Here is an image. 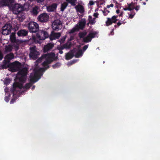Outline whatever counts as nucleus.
<instances>
[{
  "mask_svg": "<svg viewBox=\"0 0 160 160\" xmlns=\"http://www.w3.org/2000/svg\"><path fill=\"white\" fill-rule=\"evenodd\" d=\"M74 56L72 52H69L66 53L65 55V59L67 60H70Z\"/></svg>",
  "mask_w": 160,
  "mask_h": 160,
  "instance_id": "412c9836",
  "label": "nucleus"
},
{
  "mask_svg": "<svg viewBox=\"0 0 160 160\" xmlns=\"http://www.w3.org/2000/svg\"><path fill=\"white\" fill-rule=\"evenodd\" d=\"M113 6H114V5H113V4H112V3L111 4L109 5H107V7L108 8H110V7H113Z\"/></svg>",
  "mask_w": 160,
  "mask_h": 160,
  "instance_id": "09e8293b",
  "label": "nucleus"
},
{
  "mask_svg": "<svg viewBox=\"0 0 160 160\" xmlns=\"http://www.w3.org/2000/svg\"><path fill=\"white\" fill-rule=\"evenodd\" d=\"M13 48L11 45L9 44L8 45H6L5 46V52H11Z\"/></svg>",
  "mask_w": 160,
  "mask_h": 160,
  "instance_id": "5701e85b",
  "label": "nucleus"
},
{
  "mask_svg": "<svg viewBox=\"0 0 160 160\" xmlns=\"http://www.w3.org/2000/svg\"><path fill=\"white\" fill-rule=\"evenodd\" d=\"M18 82H14L13 85V90L12 92L13 94L14 93V91H15L17 87H18Z\"/></svg>",
  "mask_w": 160,
  "mask_h": 160,
  "instance_id": "c756f323",
  "label": "nucleus"
},
{
  "mask_svg": "<svg viewBox=\"0 0 160 160\" xmlns=\"http://www.w3.org/2000/svg\"><path fill=\"white\" fill-rule=\"evenodd\" d=\"M55 54L54 52H51V53H47V54H44L42 55V58H45L46 60L43 62L42 63L44 68H40L39 69H34V73L32 74L31 73L29 76L30 78V82L32 84V83L35 82L37 81L38 79L39 74L42 72H44L45 70L48 69L50 66L48 64L51 63L52 62L54 61H55L57 57L55 58Z\"/></svg>",
  "mask_w": 160,
  "mask_h": 160,
  "instance_id": "f257e3e1",
  "label": "nucleus"
},
{
  "mask_svg": "<svg viewBox=\"0 0 160 160\" xmlns=\"http://www.w3.org/2000/svg\"><path fill=\"white\" fill-rule=\"evenodd\" d=\"M120 12V10L119 9H117L116 10V12L117 13V14H119V13Z\"/></svg>",
  "mask_w": 160,
  "mask_h": 160,
  "instance_id": "4d7b16f0",
  "label": "nucleus"
},
{
  "mask_svg": "<svg viewBox=\"0 0 160 160\" xmlns=\"http://www.w3.org/2000/svg\"><path fill=\"white\" fill-rule=\"evenodd\" d=\"M9 31L8 30H7L6 28V25H5L2 28V33L3 34V35H8L9 34Z\"/></svg>",
  "mask_w": 160,
  "mask_h": 160,
  "instance_id": "393cba45",
  "label": "nucleus"
},
{
  "mask_svg": "<svg viewBox=\"0 0 160 160\" xmlns=\"http://www.w3.org/2000/svg\"><path fill=\"white\" fill-rule=\"evenodd\" d=\"M54 45L52 43H48L46 45L44 46L43 48V52H48L49 50H50L53 47Z\"/></svg>",
  "mask_w": 160,
  "mask_h": 160,
  "instance_id": "6ab92c4d",
  "label": "nucleus"
},
{
  "mask_svg": "<svg viewBox=\"0 0 160 160\" xmlns=\"http://www.w3.org/2000/svg\"><path fill=\"white\" fill-rule=\"evenodd\" d=\"M4 100L7 102H8L9 100V97H8V96H5L4 98Z\"/></svg>",
  "mask_w": 160,
  "mask_h": 160,
  "instance_id": "37998d69",
  "label": "nucleus"
},
{
  "mask_svg": "<svg viewBox=\"0 0 160 160\" xmlns=\"http://www.w3.org/2000/svg\"><path fill=\"white\" fill-rule=\"evenodd\" d=\"M32 85V84H31V82H29L28 83H27L25 84V85L24 86L23 88V89H29Z\"/></svg>",
  "mask_w": 160,
  "mask_h": 160,
  "instance_id": "7c9ffc66",
  "label": "nucleus"
},
{
  "mask_svg": "<svg viewBox=\"0 0 160 160\" xmlns=\"http://www.w3.org/2000/svg\"><path fill=\"white\" fill-rule=\"evenodd\" d=\"M106 11H107V13L108 14V13H109V12H110V11H109V10H107Z\"/></svg>",
  "mask_w": 160,
  "mask_h": 160,
  "instance_id": "69168bd1",
  "label": "nucleus"
},
{
  "mask_svg": "<svg viewBox=\"0 0 160 160\" xmlns=\"http://www.w3.org/2000/svg\"><path fill=\"white\" fill-rule=\"evenodd\" d=\"M14 58V55L12 52H10L9 54H7L5 57L4 58L7 60L8 64H11L9 62L11 60Z\"/></svg>",
  "mask_w": 160,
  "mask_h": 160,
  "instance_id": "f3484780",
  "label": "nucleus"
},
{
  "mask_svg": "<svg viewBox=\"0 0 160 160\" xmlns=\"http://www.w3.org/2000/svg\"><path fill=\"white\" fill-rule=\"evenodd\" d=\"M94 2H93V1H92V0H91L89 2V4L91 6H92V5H94Z\"/></svg>",
  "mask_w": 160,
  "mask_h": 160,
  "instance_id": "3c124183",
  "label": "nucleus"
},
{
  "mask_svg": "<svg viewBox=\"0 0 160 160\" xmlns=\"http://www.w3.org/2000/svg\"><path fill=\"white\" fill-rule=\"evenodd\" d=\"M14 1V0H0V5L1 6H8L10 10L11 11L12 4Z\"/></svg>",
  "mask_w": 160,
  "mask_h": 160,
  "instance_id": "9d476101",
  "label": "nucleus"
},
{
  "mask_svg": "<svg viewBox=\"0 0 160 160\" xmlns=\"http://www.w3.org/2000/svg\"><path fill=\"white\" fill-rule=\"evenodd\" d=\"M10 80L9 78H6L4 80V83L5 85H8L9 84L10 82Z\"/></svg>",
  "mask_w": 160,
  "mask_h": 160,
  "instance_id": "72a5a7b5",
  "label": "nucleus"
},
{
  "mask_svg": "<svg viewBox=\"0 0 160 160\" xmlns=\"http://www.w3.org/2000/svg\"><path fill=\"white\" fill-rule=\"evenodd\" d=\"M59 53H60V54H62V53H63V51H62V50H60V48H59Z\"/></svg>",
  "mask_w": 160,
  "mask_h": 160,
  "instance_id": "6e6d98bb",
  "label": "nucleus"
},
{
  "mask_svg": "<svg viewBox=\"0 0 160 160\" xmlns=\"http://www.w3.org/2000/svg\"><path fill=\"white\" fill-rule=\"evenodd\" d=\"M74 35H71L69 38V40L70 41H71V40H73V39L74 38Z\"/></svg>",
  "mask_w": 160,
  "mask_h": 160,
  "instance_id": "de8ad7c7",
  "label": "nucleus"
},
{
  "mask_svg": "<svg viewBox=\"0 0 160 160\" xmlns=\"http://www.w3.org/2000/svg\"><path fill=\"white\" fill-rule=\"evenodd\" d=\"M61 35V34L60 32H55L53 30V31H52L49 35V38L51 40L58 39L60 37Z\"/></svg>",
  "mask_w": 160,
  "mask_h": 160,
  "instance_id": "4468645a",
  "label": "nucleus"
},
{
  "mask_svg": "<svg viewBox=\"0 0 160 160\" xmlns=\"http://www.w3.org/2000/svg\"><path fill=\"white\" fill-rule=\"evenodd\" d=\"M66 1L71 3L72 6H74L76 5V1L77 0H66Z\"/></svg>",
  "mask_w": 160,
  "mask_h": 160,
  "instance_id": "2f4dec72",
  "label": "nucleus"
},
{
  "mask_svg": "<svg viewBox=\"0 0 160 160\" xmlns=\"http://www.w3.org/2000/svg\"><path fill=\"white\" fill-rule=\"evenodd\" d=\"M95 21L94 19H90V20H89V22L88 23L87 25H88L89 23H90L91 24H95Z\"/></svg>",
  "mask_w": 160,
  "mask_h": 160,
  "instance_id": "ea45409f",
  "label": "nucleus"
},
{
  "mask_svg": "<svg viewBox=\"0 0 160 160\" xmlns=\"http://www.w3.org/2000/svg\"><path fill=\"white\" fill-rule=\"evenodd\" d=\"M71 47V44L70 43H66L64 44V48H69Z\"/></svg>",
  "mask_w": 160,
  "mask_h": 160,
  "instance_id": "c9c22d12",
  "label": "nucleus"
},
{
  "mask_svg": "<svg viewBox=\"0 0 160 160\" xmlns=\"http://www.w3.org/2000/svg\"><path fill=\"white\" fill-rule=\"evenodd\" d=\"M15 43H16L18 45L20 44H21L22 43V40H19V39H16V41H15Z\"/></svg>",
  "mask_w": 160,
  "mask_h": 160,
  "instance_id": "e433bc0d",
  "label": "nucleus"
},
{
  "mask_svg": "<svg viewBox=\"0 0 160 160\" xmlns=\"http://www.w3.org/2000/svg\"><path fill=\"white\" fill-rule=\"evenodd\" d=\"M50 35L47 31H42L39 33H37L36 37L40 40H43L47 38H49Z\"/></svg>",
  "mask_w": 160,
  "mask_h": 160,
  "instance_id": "9b49d317",
  "label": "nucleus"
},
{
  "mask_svg": "<svg viewBox=\"0 0 160 160\" xmlns=\"http://www.w3.org/2000/svg\"><path fill=\"white\" fill-rule=\"evenodd\" d=\"M20 63L18 62H15L10 64L9 71L12 72H18L20 69Z\"/></svg>",
  "mask_w": 160,
  "mask_h": 160,
  "instance_id": "1a4fd4ad",
  "label": "nucleus"
},
{
  "mask_svg": "<svg viewBox=\"0 0 160 160\" xmlns=\"http://www.w3.org/2000/svg\"><path fill=\"white\" fill-rule=\"evenodd\" d=\"M3 57V54L2 52L0 50V61L2 60Z\"/></svg>",
  "mask_w": 160,
  "mask_h": 160,
  "instance_id": "79ce46f5",
  "label": "nucleus"
},
{
  "mask_svg": "<svg viewBox=\"0 0 160 160\" xmlns=\"http://www.w3.org/2000/svg\"><path fill=\"white\" fill-rule=\"evenodd\" d=\"M62 23L60 19H57L54 20L52 24V28L53 30L58 31L62 28Z\"/></svg>",
  "mask_w": 160,
  "mask_h": 160,
  "instance_id": "6e6552de",
  "label": "nucleus"
},
{
  "mask_svg": "<svg viewBox=\"0 0 160 160\" xmlns=\"http://www.w3.org/2000/svg\"><path fill=\"white\" fill-rule=\"evenodd\" d=\"M118 15H113L111 18H107V20L106 22V26H108L112 25V23H116L118 21Z\"/></svg>",
  "mask_w": 160,
  "mask_h": 160,
  "instance_id": "f8f14e48",
  "label": "nucleus"
},
{
  "mask_svg": "<svg viewBox=\"0 0 160 160\" xmlns=\"http://www.w3.org/2000/svg\"><path fill=\"white\" fill-rule=\"evenodd\" d=\"M61 64L60 63V62H56V63H55V64H53L52 67L53 68H58V67H59L60 66Z\"/></svg>",
  "mask_w": 160,
  "mask_h": 160,
  "instance_id": "473e14b6",
  "label": "nucleus"
},
{
  "mask_svg": "<svg viewBox=\"0 0 160 160\" xmlns=\"http://www.w3.org/2000/svg\"><path fill=\"white\" fill-rule=\"evenodd\" d=\"M83 53V52L82 51V50H81V49H80L78 50V52L75 53L74 56L76 58L80 57L82 56Z\"/></svg>",
  "mask_w": 160,
  "mask_h": 160,
  "instance_id": "4be33fe9",
  "label": "nucleus"
},
{
  "mask_svg": "<svg viewBox=\"0 0 160 160\" xmlns=\"http://www.w3.org/2000/svg\"><path fill=\"white\" fill-rule=\"evenodd\" d=\"M38 8L37 6L33 8L32 10V12L34 15H37L38 13Z\"/></svg>",
  "mask_w": 160,
  "mask_h": 160,
  "instance_id": "bb28decb",
  "label": "nucleus"
},
{
  "mask_svg": "<svg viewBox=\"0 0 160 160\" xmlns=\"http://www.w3.org/2000/svg\"><path fill=\"white\" fill-rule=\"evenodd\" d=\"M74 63V62L72 61L71 62V64H73Z\"/></svg>",
  "mask_w": 160,
  "mask_h": 160,
  "instance_id": "338daca9",
  "label": "nucleus"
},
{
  "mask_svg": "<svg viewBox=\"0 0 160 160\" xmlns=\"http://www.w3.org/2000/svg\"><path fill=\"white\" fill-rule=\"evenodd\" d=\"M14 47L16 50H18L19 48V46L18 45V44H17V45H15Z\"/></svg>",
  "mask_w": 160,
  "mask_h": 160,
  "instance_id": "603ef678",
  "label": "nucleus"
},
{
  "mask_svg": "<svg viewBox=\"0 0 160 160\" xmlns=\"http://www.w3.org/2000/svg\"><path fill=\"white\" fill-rule=\"evenodd\" d=\"M126 22H123L122 21L121 22L120 21L118 22L117 23L118 27V26H120V25H122V24H124Z\"/></svg>",
  "mask_w": 160,
  "mask_h": 160,
  "instance_id": "a19ab883",
  "label": "nucleus"
},
{
  "mask_svg": "<svg viewBox=\"0 0 160 160\" xmlns=\"http://www.w3.org/2000/svg\"><path fill=\"white\" fill-rule=\"evenodd\" d=\"M75 8L77 12H78L81 13H83L84 12V9L83 6L81 5H78L76 6Z\"/></svg>",
  "mask_w": 160,
  "mask_h": 160,
  "instance_id": "aec40b11",
  "label": "nucleus"
},
{
  "mask_svg": "<svg viewBox=\"0 0 160 160\" xmlns=\"http://www.w3.org/2000/svg\"><path fill=\"white\" fill-rule=\"evenodd\" d=\"M88 45H85L84 46H83V50L84 52L85 51L86 49H87V48H88Z\"/></svg>",
  "mask_w": 160,
  "mask_h": 160,
  "instance_id": "c03bdc74",
  "label": "nucleus"
},
{
  "mask_svg": "<svg viewBox=\"0 0 160 160\" xmlns=\"http://www.w3.org/2000/svg\"><path fill=\"white\" fill-rule=\"evenodd\" d=\"M113 30H114V29H113L112 30V31L111 32V35H113V34H114Z\"/></svg>",
  "mask_w": 160,
  "mask_h": 160,
  "instance_id": "680f3d73",
  "label": "nucleus"
},
{
  "mask_svg": "<svg viewBox=\"0 0 160 160\" xmlns=\"http://www.w3.org/2000/svg\"><path fill=\"white\" fill-rule=\"evenodd\" d=\"M10 39L11 42L15 43L16 41V37L15 33L13 32L10 35Z\"/></svg>",
  "mask_w": 160,
  "mask_h": 160,
  "instance_id": "b1692460",
  "label": "nucleus"
},
{
  "mask_svg": "<svg viewBox=\"0 0 160 160\" xmlns=\"http://www.w3.org/2000/svg\"><path fill=\"white\" fill-rule=\"evenodd\" d=\"M57 7L56 3H53L51 5L49 6L47 8V10L49 12L54 11L56 9Z\"/></svg>",
  "mask_w": 160,
  "mask_h": 160,
  "instance_id": "a211bd4d",
  "label": "nucleus"
},
{
  "mask_svg": "<svg viewBox=\"0 0 160 160\" xmlns=\"http://www.w3.org/2000/svg\"><path fill=\"white\" fill-rule=\"evenodd\" d=\"M5 25L6 26V28H7V30L9 31V33H11L12 29V25L11 24L9 23L6 24H5Z\"/></svg>",
  "mask_w": 160,
  "mask_h": 160,
  "instance_id": "c85d7f7f",
  "label": "nucleus"
},
{
  "mask_svg": "<svg viewBox=\"0 0 160 160\" xmlns=\"http://www.w3.org/2000/svg\"><path fill=\"white\" fill-rule=\"evenodd\" d=\"M24 87L23 86L22 84H19L18 82V88H20V89H21V88H23Z\"/></svg>",
  "mask_w": 160,
  "mask_h": 160,
  "instance_id": "a18cd8bd",
  "label": "nucleus"
},
{
  "mask_svg": "<svg viewBox=\"0 0 160 160\" xmlns=\"http://www.w3.org/2000/svg\"><path fill=\"white\" fill-rule=\"evenodd\" d=\"M28 32L26 30H20L17 32V34L19 37H24L27 35Z\"/></svg>",
  "mask_w": 160,
  "mask_h": 160,
  "instance_id": "2eb2a0df",
  "label": "nucleus"
},
{
  "mask_svg": "<svg viewBox=\"0 0 160 160\" xmlns=\"http://www.w3.org/2000/svg\"><path fill=\"white\" fill-rule=\"evenodd\" d=\"M135 14L136 13L134 12H131V13L129 14V18H132L134 15H135Z\"/></svg>",
  "mask_w": 160,
  "mask_h": 160,
  "instance_id": "58836bf2",
  "label": "nucleus"
},
{
  "mask_svg": "<svg viewBox=\"0 0 160 160\" xmlns=\"http://www.w3.org/2000/svg\"><path fill=\"white\" fill-rule=\"evenodd\" d=\"M124 10H128V7L125 8H123Z\"/></svg>",
  "mask_w": 160,
  "mask_h": 160,
  "instance_id": "13d9d810",
  "label": "nucleus"
},
{
  "mask_svg": "<svg viewBox=\"0 0 160 160\" xmlns=\"http://www.w3.org/2000/svg\"><path fill=\"white\" fill-rule=\"evenodd\" d=\"M86 23V21L85 19H82L81 21L79 22V24H76L71 30H69L68 32V33L72 34L74 33L76 31H79L80 29H84Z\"/></svg>",
  "mask_w": 160,
  "mask_h": 160,
  "instance_id": "20e7f679",
  "label": "nucleus"
},
{
  "mask_svg": "<svg viewBox=\"0 0 160 160\" xmlns=\"http://www.w3.org/2000/svg\"><path fill=\"white\" fill-rule=\"evenodd\" d=\"M98 15H99V14H98V13H97V12L94 13L93 14V16L94 17H96V18H97V17H98Z\"/></svg>",
  "mask_w": 160,
  "mask_h": 160,
  "instance_id": "8fccbe9b",
  "label": "nucleus"
},
{
  "mask_svg": "<svg viewBox=\"0 0 160 160\" xmlns=\"http://www.w3.org/2000/svg\"><path fill=\"white\" fill-rule=\"evenodd\" d=\"M28 71V68L26 67H24L21 69L20 65V69L18 73V76L17 77L19 82H25Z\"/></svg>",
  "mask_w": 160,
  "mask_h": 160,
  "instance_id": "7ed1b4c3",
  "label": "nucleus"
},
{
  "mask_svg": "<svg viewBox=\"0 0 160 160\" xmlns=\"http://www.w3.org/2000/svg\"><path fill=\"white\" fill-rule=\"evenodd\" d=\"M28 28L31 33H36L39 30V26L37 23L34 22H30L28 24Z\"/></svg>",
  "mask_w": 160,
  "mask_h": 160,
  "instance_id": "423d86ee",
  "label": "nucleus"
},
{
  "mask_svg": "<svg viewBox=\"0 0 160 160\" xmlns=\"http://www.w3.org/2000/svg\"><path fill=\"white\" fill-rule=\"evenodd\" d=\"M128 10L132 11L134 9V3L132 2L128 4Z\"/></svg>",
  "mask_w": 160,
  "mask_h": 160,
  "instance_id": "cd10ccee",
  "label": "nucleus"
},
{
  "mask_svg": "<svg viewBox=\"0 0 160 160\" xmlns=\"http://www.w3.org/2000/svg\"><path fill=\"white\" fill-rule=\"evenodd\" d=\"M138 0H136V1H138ZM140 1H142V0H139ZM145 1H142L141 2L142 3L143 5H146V2L148 1V0H144Z\"/></svg>",
  "mask_w": 160,
  "mask_h": 160,
  "instance_id": "49530a36",
  "label": "nucleus"
},
{
  "mask_svg": "<svg viewBox=\"0 0 160 160\" xmlns=\"http://www.w3.org/2000/svg\"><path fill=\"white\" fill-rule=\"evenodd\" d=\"M35 86H33L32 87V89H34V88H35Z\"/></svg>",
  "mask_w": 160,
  "mask_h": 160,
  "instance_id": "774afa93",
  "label": "nucleus"
},
{
  "mask_svg": "<svg viewBox=\"0 0 160 160\" xmlns=\"http://www.w3.org/2000/svg\"><path fill=\"white\" fill-rule=\"evenodd\" d=\"M49 16L46 13H43L39 15L38 17V20L42 22H47L48 21Z\"/></svg>",
  "mask_w": 160,
  "mask_h": 160,
  "instance_id": "ddd939ff",
  "label": "nucleus"
},
{
  "mask_svg": "<svg viewBox=\"0 0 160 160\" xmlns=\"http://www.w3.org/2000/svg\"><path fill=\"white\" fill-rule=\"evenodd\" d=\"M3 64H0V69H6L8 67L9 68L10 64H8L7 60L5 59L3 61Z\"/></svg>",
  "mask_w": 160,
  "mask_h": 160,
  "instance_id": "dca6fc26",
  "label": "nucleus"
},
{
  "mask_svg": "<svg viewBox=\"0 0 160 160\" xmlns=\"http://www.w3.org/2000/svg\"><path fill=\"white\" fill-rule=\"evenodd\" d=\"M103 12L104 16H107L108 14V13L106 12V11H103Z\"/></svg>",
  "mask_w": 160,
  "mask_h": 160,
  "instance_id": "bf43d9fd",
  "label": "nucleus"
},
{
  "mask_svg": "<svg viewBox=\"0 0 160 160\" xmlns=\"http://www.w3.org/2000/svg\"><path fill=\"white\" fill-rule=\"evenodd\" d=\"M123 15V11H122L121 12V13H120L119 14V17H122Z\"/></svg>",
  "mask_w": 160,
  "mask_h": 160,
  "instance_id": "864d4df0",
  "label": "nucleus"
},
{
  "mask_svg": "<svg viewBox=\"0 0 160 160\" xmlns=\"http://www.w3.org/2000/svg\"><path fill=\"white\" fill-rule=\"evenodd\" d=\"M140 5H137L136 6V3H134V9H135L137 11L140 8Z\"/></svg>",
  "mask_w": 160,
  "mask_h": 160,
  "instance_id": "4c0bfd02",
  "label": "nucleus"
},
{
  "mask_svg": "<svg viewBox=\"0 0 160 160\" xmlns=\"http://www.w3.org/2000/svg\"><path fill=\"white\" fill-rule=\"evenodd\" d=\"M14 102V99H12V100L11 101H10V103H13V102Z\"/></svg>",
  "mask_w": 160,
  "mask_h": 160,
  "instance_id": "e2e57ef3",
  "label": "nucleus"
},
{
  "mask_svg": "<svg viewBox=\"0 0 160 160\" xmlns=\"http://www.w3.org/2000/svg\"><path fill=\"white\" fill-rule=\"evenodd\" d=\"M114 27L115 28H118V25H117V23L115 25H114Z\"/></svg>",
  "mask_w": 160,
  "mask_h": 160,
  "instance_id": "0e129e2a",
  "label": "nucleus"
},
{
  "mask_svg": "<svg viewBox=\"0 0 160 160\" xmlns=\"http://www.w3.org/2000/svg\"><path fill=\"white\" fill-rule=\"evenodd\" d=\"M97 32H91L85 37L87 34L86 32H81L78 34V36L81 38H83V41L85 42H89L92 41V38H94L98 34Z\"/></svg>",
  "mask_w": 160,
  "mask_h": 160,
  "instance_id": "f03ea898",
  "label": "nucleus"
},
{
  "mask_svg": "<svg viewBox=\"0 0 160 160\" xmlns=\"http://www.w3.org/2000/svg\"><path fill=\"white\" fill-rule=\"evenodd\" d=\"M24 10V7L22 5L16 3L13 4V3L12 4L11 11L13 13L16 15H18L19 13H21Z\"/></svg>",
  "mask_w": 160,
  "mask_h": 160,
  "instance_id": "39448f33",
  "label": "nucleus"
},
{
  "mask_svg": "<svg viewBox=\"0 0 160 160\" xmlns=\"http://www.w3.org/2000/svg\"><path fill=\"white\" fill-rule=\"evenodd\" d=\"M44 0H37V1L38 2H42Z\"/></svg>",
  "mask_w": 160,
  "mask_h": 160,
  "instance_id": "052dcab7",
  "label": "nucleus"
},
{
  "mask_svg": "<svg viewBox=\"0 0 160 160\" xmlns=\"http://www.w3.org/2000/svg\"><path fill=\"white\" fill-rule=\"evenodd\" d=\"M66 38V35L64 36H63V37H62L59 41L60 42V43H64V42Z\"/></svg>",
  "mask_w": 160,
  "mask_h": 160,
  "instance_id": "f704fd0d",
  "label": "nucleus"
},
{
  "mask_svg": "<svg viewBox=\"0 0 160 160\" xmlns=\"http://www.w3.org/2000/svg\"><path fill=\"white\" fill-rule=\"evenodd\" d=\"M68 3L66 2H63L61 5L60 10L62 11H63L68 5Z\"/></svg>",
  "mask_w": 160,
  "mask_h": 160,
  "instance_id": "a878e982",
  "label": "nucleus"
},
{
  "mask_svg": "<svg viewBox=\"0 0 160 160\" xmlns=\"http://www.w3.org/2000/svg\"><path fill=\"white\" fill-rule=\"evenodd\" d=\"M59 48L61 50H62V49H64V44H63V45L61 47H59Z\"/></svg>",
  "mask_w": 160,
  "mask_h": 160,
  "instance_id": "5fc2aeb1",
  "label": "nucleus"
},
{
  "mask_svg": "<svg viewBox=\"0 0 160 160\" xmlns=\"http://www.w3.org/2000/svg\"><path fill=\"white\" fill-rule=\"evenodd\" d=\"M30 53L29 56L31 58L34 60H35L38 58V56L39 55V52L37 51L36 46L30 47Z\"/></svg>",
  "mask_w": 160,
  "mask_h": 160,
  "instance_id": "0eeeda50",
  "label": "nucleus"
}]
</instances>
